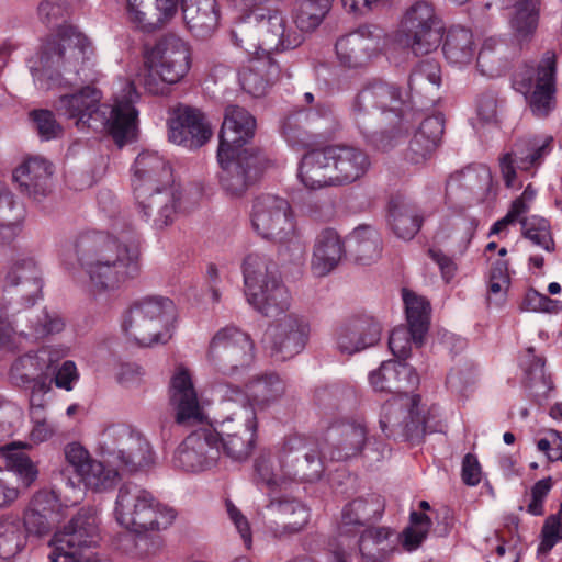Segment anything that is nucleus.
<instances>
[{
	"mask_svg": "<svg viewBox=\"0 0 562 562\" xmlns=\"http://www.w3.org/2000/svg\"><path fill=\"white\" fill-rule=\"evenodd\" d=\"M384 47V32L376 25H363L336 42L335 49L341 66L357 69Z\"/></svg>",
	"mask_w": 562,
	"mask_h": 562,
	"instance_id": "4be33fe9",
	"label": "nucleus"
},
{
	"mask_svg": "<svg viewBox=\"0 0 562 562\" xmlns=\"http://www.w3.org/2000/svg\"><path fill=\"white\" fill-rule=\"evenodd\" d=\"M310 336V324L303 316L295 313L285 314L268 330L271 356L279 361H285L299 355Z\"/></svg>",
	"mask_w": 562,
	"mask_h": 562,
	"instance_id": "393cba45",
	"label": "nucleus"
},
{
	"mask_svg": "<svg viewBox=\"0 0 562 562\" xmlns=\"http://www.w3.org/2000/svg\"><path fill=\"white\" fill-rule=\"evenodd\" d=\"M98 450L110 465L134 473L154 464V451L148 440L125 424L106 427L99 437Z\"/></svg>",
	"mask_w": 562,
	"mask_h": 562,
	"instance_id": "1a4fd4ad",
	"label": "nucleus"
},
{
	"mask_svg": "<svg viewBox=\"0 0 562 562\" xmlns=\"http://www.w3.org/2000/svg\"><path fill=\"white\" fill-rule=\"evenodd\" d=\"M126 13L128 21L142 31L153 32L161 25L153 0H126Z\"/></svg>",
	"mask_w": 562,
	"mask_h": 562,
	"instance_id": "6e6d98bb",
	"label": "nucleus"
},
{
	"mask_svg": "<svg viewBox=\"0 0 562 562\" xmlns=\"http://www.w3.org/2000/svg\"><path fill=\"white\" fill-rule=\"evenodd\" d=\"M29 120L43 142L59 138L64 133L61 124L57 121L54 112L50 110H32L29 113Z\"/></svg>",
	"mask_w": 562,
	"mask_h": 562,
	"instance_id": "680f3d73",
	"label": "nucleus"
},
{
	"mask_svg": "<svg viewBox=\"0 0 562 562\" xmlns=\"http://www.w3.org/2000/svg\"><path fill=\"white\" fill-rule=\"evenodd\" d=\"M552 137L540 139L528 137L518 139L512 151L499 159L501 171L506 187L512 188L516 180V169L530 171L537 169L552 150Z\"/></svg>",
	"mask_w": 562,
	"mask_h": 562,
	"instance_id": "a878e982",
	"label": "nucleus"
},
{
	"mask_svg": "<svg viewBox=\"0 0 562 562\" xmlns=\"http://www.w3.org/2000/svg\"><path fill=\"white\" fill-rule=\"evenodd\" d=\"M114 515L122 527L143 533L166 530L173 524L177 512L140 485L127 482L119 488Z\"/></svg>",
	"mask_w": 562,
	"mask_h": 562,
	"instance_id": "423d86ee",
	"label": "nucleus"
},
{
	"mask_svg": "<svg viewBox=\"0 0 562 562\" xmlns=\"http://www.w3.org/2000/svg\"><path fill=\"white\" fill-rule=\"evenodd\" d=\"M254 231L265 239L292 243L296 238V225L288 200L273 194H261L254 200L250 213Z\"/></svg>",
	"mask_w": 562,
	"mask_h": 562,
	"instance_id": "4468645a",
	"label": "nucleus"
},
{
	"mask_svg": "<svg viewBox=\"0 0 562 562\" xmlns=\"http://www.w3.org/2000/svg\"><path fill=\"white\" fill-rule=\"evenodd\" d=\"M218 175L222 189L232 196H241L257 181L262 159L257 149L243 151L217 149Z\"/></svg>",
	"mask_w": 562,
	"mask_h": 562,
	"instance_id": "6ab92c4d",
	"label": "nucleus"
},
{
	"mask_svg": "<svg viewBox=\"0 0 562 562\" xmlns=\"http://www.w3.org/2000/svg\"><path fill=\"white\" fill-rule=\"evenodd\" d=\"M5 284L15 289V294L25 304L24 308H34L43 288L41 270L32 258L19 259L7 272Z\"/></svg>",
	"mask_w": 562,
	"mask_h": 562,
	"instance_id": "c9c22d12",
	"label": "nucleus"
},
{
	"mask_svg": "<svg viewBox=\"0 0 562 562\" xmlns=\"http://www.w3.org/2000/svg\"><path fill=\"white\" fill-rule=\"evenodd\" d=\"M170 404L176 411L179 425L200 423L202 411L189 371L178 368L170 381Z\"/></svg>",
	"mask_w": 562,
	"mask_h": 562,
	"instance_id": "473e14b6",
	"label": "nucleus"
},
{
	"mask_svg": "<svg viewBox=\"0 0 562 562\" xmlns=\"http://www.w3.org/2000/svg\"><path fill=\"white\" fill-rule=\"evenodd\" d=\"M441 85V69L435 59H424L412 70L408 78V87L412 94H434Z\"/></svg>",
	"mask_w": 562,
	"mask_h": 562,
	"instance_id": "603ef678",
	"label": "nucleus"
},
{
	"mask_svg": "<svg viewBox=\"0 0 562 562\" xmlns=\"http://www.w3.org/2000/svg\"><path fill=\"white\" fill-rule=\"evenodd\" d=\"M397 537L387 527H368L359 532L357 546L362 562H389L396 550Z\"/></svg>",
	"mask_w": 562,
	"mask_h": 562,
	"instance_id": "58836bf2",
	"label": "nucleus"
},
{
	"mask_svg": "<svg viewBox=\"0 0 562 562\" xmlns=\"http://www.w3.org/2000/svg\"><path fill=\"white\" fill-rule=\"evenodd\" d=\"M514 83L526 95L532 114L538 119L548 117L558 104L555 53L547 50L536 68L525 67L516 72Z\"/></svg>",
	"mask_w": 562,
	"mask_h": 562,
	"instance_id": "9b49d317",
	"label": "nucleus"
},
{
	"mask_svg": "<svg viewBox=\"0 0 562 562\" xmlns=\"http://www.w3.org/2000/svg\"><path fill=\"white\" fill-rule=\"evenodd\" d=\"M310 439L301 435H291L285 437L279 445L272 449L277 456V461L280 469L284 472L288 470V464L297 461L299 458L305 454V447Z\"/></svg>",
	"mask_w": 562,
	"mask_h": 562,
	"instance_id": "e2e57ef3",
	"label": "nucleus"
},
{
	"mask_svg": "<svg viewBox=\"0 0 562 562\" xmlns=\"http://www.w3.org/2000/svg\"><path fill=\"white\" fill-rule=\"evenodd\" d=\"M330 9V3L314 0H299L294 12V22L302 32L315 30Z\"/></svg>",
	"mask_w": 562,
	"mask_h": 562,
	"instance_id": "4d7b16f0",
	"label": "nucleus"
},
{
	"mask_svg": "<svg viewBox=\"0 0 562 562\" xmlns=\"http://www.w3.org/2000/svg\"><path fill=\"white\" fill-rule=\"evenodd\" d=\"M23 548L20 522L11 518H0V559L8 560Z\"/></svg>",
	"mask_w": 562,
	"mask_h": 562,
	"instance_id": "bf43d9fd",
	"label": "nucleus"
},
{
	"mask_svg": "<svg viewBox=\"0 0 562 562\" xmlns=\"http://www.w3.org/2000/svg\"><path fill=\"white\" fill-rule=\"evenodd\" d=\"M384 508V499L378 494L353 498L342 507L338 525L339 536L357 537L371 521L381 518Z\"/></svg>",
	"mask_w": 562,
	"mask_h": 562,
	"instance_id": "c756f323",
	"label": "nucleus"
},
{
	"mask_svg": "<svg viewBox=\"0 0 562 562\" xmlns=\"http://www.w3.org/2000/svg\"><path fill=\"white\" fill-rule=\"evenodd\" d=\"M350 115L360 133L381 150L392 148L422 116L397 86L382 80L367 83L356 94Z\"/></svg>",
	"mask_w": 562,
	"mask_h": 562,
	"instance_id": "f03ea898",
	"label": "nucleus"
},
{
	"mask_svg": "<svg viewBox=\"0 0 562 562\" xmlns=\"http://www.w3.org/2000/svg\"><path fill=\"white\" fill-rule=\"evenodd\" d=\"M387 223L398 238L411 240L420 231L424 214L415 203L396 195L387 204Z\"/></svg>",
	"mask_w": 562,
	"mask_h": 562,
	"instance_id": "a19ab883",
	"label": "nucleus"
},
{
	"mask_svg": "<svg viewBox=\"0 0 562 562\" xmlns=\"http://www.w3.org/2000/svg\"><path fill=\"white\" fill-rule=\"evenodd\" d=\"M382 327L372 316L351 317L338 324L334 331L337 349L352 355L374 346L381 337Z\"/></svg>",
	"mask_w": 562,
	"mask_h": 562,
	"instance_id": "c85d7f7f",
	"label": "nucleus"
},
{
	"mask_svg": "<svg viewBox=\"0 0 562 562\" xmlns=\"http://www.w3.org/2000/svg\"><path fill=\"white\" fill-rule=\"evenodd\" d=\"M241 270L248 304L265 317L285 315L292 296L277 265L262 254L251 252L245 257Z\"/></svg>",
	"mask_w": 562,
	"mask_h": 562,
	"instance_id": "39448f33",
	"label": "nucleus"
},
{
	"mask_svg": "<svg viewBox=\"0 0 562 562\" xmlns=\"http://www.w3.org/2000/svg\"><path fill=\"white\" fill-rule=\"evenodd\" d=\"M346 255L344 241L333 228L323 229L316 237L311 261L315 276L325 277L337 268Z\"/></svg>",
	"mask_w": 562,
	"mask_h": 562,
	"instance_id": "ea45409f",
	"label": "nucleus"
},
{
	"mask_svg": "<svg viewBox=\"0 0 562 562\" xmlns=\"http://www.w3.org/2000/svg\"><path fill=\"white\" fill-rule=\"evenodd\" d=\"M560 541H562V502L559 510L549 515L543 522L538 553L548 554Z\"/></svg>",
	"mask_w": 562,
	"mask_h": 562,
	"instance_id": "69168bd1",
	"label": "nucleus"
},
{
	"mask_svg": "<svg viewBox=\"0 0 562 562\" xmlns=\"http://www.w3.org/2000/svg\"><path fill=\"white\" fill-rule=\"evenodd\" d=\"M181 11L187 29L195 37L210 36L218 24L216 0H181Z\"/></svg>",
	"mask_w": 562,
	"mask_h": 562,
	"instance_id": "37998d69",
	"label": "nucleus"
},
{
	"mask_svg": "<svg viewBox=\"0 0 562 562\" xmlns=\"http://www.w3.org/2000/svg\"><path fill=\"white\" fill-rule=\"evenodd\" d=\"M210 428L192 431L177 448L173 464L187 472H200L213 467L220 457V446Z\"/></svg>",
	"mask_w": 562,
	"mask_h": 562,
	"instance_id": "b1692460",
	"label": "nucleus"
},
{
	"mask_svg": "<svg viewBox=\"0 0 562 562\" xmlns=\"http://www.w3.org/2000/svg\"><path fill=\"white\" fill-rule=\"evenodd\" d=\"M143 85L151 94H165L168 86L179 82L191 67L189 46L176 35L160 38L145 56Z\"/></svg>",
	"mask_w": 562,
	"mask_h": 562,
	"instance_id": "6e6552de",
	"label": "nucleus"
},
{
	"mask_svg": "<svg viewBox=\"0 0 562 562\" xmlns=\"http://www.w3.org/2000/svg\"><path fill=\"white\" fill-rule=\"evenodd\" d=\"M142 217L153 221L154 227L161 229L170 225L176 217L181 200L180 184L175 181L171 184L145 188L143 196L139 191H134Z\"/></svg>",
	"mask_w": 562,
	"mask_h": 562,
	"instance_id": "5701e85b",
	"label": "nucleus"
},
{
	"mask_svg": "<svg viewBox=\"0 0 562 562\" xmlns=\"http://www.w3.org/2000/svg\"><path fill=\"white\" fill-rule=\"evenodd\" d=\"M12 322L8 319V307L0 299V347L8 350L16 348V338L29 341H38L61 333L66 327L64 316L47 307L23 308L12 314Z\"/></svg>",
	"mask_w": 562,
	"mask_h": 562,
	"instance_id": "9d476101",
	"label": "nucleus"
},
{
	"mask_svg": "<svg viewBox=\"0 0 562 562\" xmlns=\"http://www.w3.org/2000/svg\"><path fill=\"white\" fill-rule=\"evenodd\" d=\"M327 155L331 161L336 187L356 182L368 172L371 166L368 154L355 146L329 145Z\"/></svg>",
	"mask_w": 562,
	"mask_h": 562,
	"instance_id": "2f4dec72",
	"label": "nucleus"
},
{
	"mask_svg": "<svg viewBox=\"0 0 562 562\" xmlns=\"http://www.w3.org/2000/svg\"><path fill=\"white\" fill-rule=\"evenodd\" d=\"M68 355L63 346H44L35 352H26L14 360L10 376L14 384L23 387H46L47 373Z\"/></svg>",
	"mask_w": 562,
	"mask_h": 562,
	"instance_id": "aec40b11",
	"label": "nucleus"
},
{
	"mask_svg": "<svg viewBox=\"0 0 562 562\" xmlns=\"http://www.w3.org/2000/svg\"><path fill=\"white\" fill-rule=\"evenodd\" d=\"M15 202L9 191L0 192V244H8L19 232V214H13Z\"/></svg>",
	"mask_w": 562,
	"mask_h": 562,
	"instance_id": "052dcab7",
	"label": "nucleus"
},
{
	"mask_svg": "<svg viewBox=\"0 0 562 562\" xmlns=\"http://www.w3.org/2000/svg\"><path fill=\"white\" fill-rule=\"evenodd\" d=\"M176 321L173 302L164 296H148L135 301L123 314L122 330L139 346L166 344L171 338Z\"/></svg>",
	"mask_w": 562,
	"mask_h": 562,
	"instance_id": "0eeeda50",
	"label": "nucleus"
},
{
	"mask_svg": "<svg viewBox=\"0 0 562 562\" xmlns=\"http://www.w3.org/2000/svg\"><path fill=\"white\" fill-rule=\"evenodd\" d=\"M334 122L333 108L328 103H317L314 108L290 112L281 121V135L294 150H305L319 143L322 131Z\"/></svg>",
	"mask_w": 562,
	"mask_h": 562,
	"instance_id": "dca6fc26",
	"label": "nucleus"
},
{
	"mask_svg": "<svg viewBox=\"0 0 562 562\" xmlns=\"http://www.w3.org/2000/svg\"><path fill=\"white\" fill-rule=\"evenodd\" d=\"M442 52L450 64L458 66L470 64L475 54L472 32L462 26L450 27L442 45Z\"/></svg>",
	"mask_w": 562,
	"mask_h": 562,
	"instance_id": "de8ad7c7",
	"label": "nucleus"
},
{
	"mask_svg": "<svg viewBox=\"0 0 562 562\" xmlns=\"http://www.w3.org/2000/svg\"><path fill=\"white\" fill-rule=\"evenodd\" d=\"M305 454L288 464V470H284L285 484L288 482H314L321 479L324 472V459H326L322 449L317 450L314 445L308 441L305 447Z\"/></svg>",
	"mask_w": 562,
	"mask_h": 562,
	"instance_id": "49530a36",
	"label": "nucleus"
},
{
	"mask_svg": "<svg viewBox=\"0 0 562 562\" xmlns=\"http://www.w3.org/2000/svg\"><path fill=\"white\" fill-rule=\"evenodd\" d=\"M419 394L392 396L380 414V428L387 438L418 442L426 432V418Z\"/></svg>",
	"mask_w": 562,
	"mask_h": 562,
	"instance_id": "ddd939ff",
	"label": "nucleus"
},
{
	"mask_svg": "<svg viewBox=\"0 0 562 562\" xmlns=\"http://www.w3.org/2000/svg\"><path fill=\"white\" fill-rule=\"evenodd\" d=\"M403 301L407 327H395L389 337V348L397 361H405L411 356L412 342L416 347L424 344L430 325V304L424 297L403 290Z\"/></svg>",
	"mask_w": 562,
	"mask_h": 562,
	"instance_id": "f3484780",
	"label": "nucleus"
},
{
	"mask_svg": "<svg viewBox=\"0 0 562 562\" xmlns=\"http://www.w3.org/2000/svg\"><path fill=\"white\" fill-rule=\"evenodd\" d=\"M396 360H387L376 371L370 373L369 381L375 391L389 392L395 396L400 387L396 385Z\"/></svg>",
	"mask_w": 562,
	"mask_h": 562,
	"instance_id": "774afa93",
	"label": "nucleus"
},
{
	"mask_svg": "<svg viewBox=\"0 0 562 562\" xmlns=\"http://www.w3.org/2000/svg\"><path fill=\"white\" fill-rule=\"evenodd\" d=\"M169 140L193 149L203 146L212 136L211 127L198 109L179 105L168 122Z\"/></svg>",
	"mask_w": 562,
	"mask_h": 562,
	"instance_id": "cd10ccee",
	"label": "nucleus"
},
{
	"mask_svg": "<svg viewBox=\"0 0 562 562\" xmlns=\"http://www.w3.org/2000/svg\"><path fill=\"white\" fill-rule=\"evenodd\" d=\"M53 513L52 498L47 493H37L24 512L23 524L29 533L42 537L52 530L49 516Z\"/></svg>",
	"mask_w": 562,
	"mask_h": 562,
	"instance_id": "3c124183",
	"label": "nucleus"
},
{
	"mask_svg": "<svg viewBox=\"0 0 562 562\" xmlns=\"http://www.w3.org/2000/svg\"><path fill=\"white\" fill-rule=\"evenodd\" d=\"M541 0H517L510 26L519 43L529 42L539 25Z\"/></svg>",
	"mask_w": 562,
	"mask_h": 562,
	"instance_id": "09e8293b",
	"label": "nucleus"
},
{
	"mask_svg": "<svg viewBox=\"0 0 562 562\" xmlns=\"http://www.w3.org/2000/svg\"><path fill=\"white\" fill-rule=\"evenodd\" d=\"M491 180L490 170L484 166H468L467 168L450 175L447 180V191L464 188L473 191L483 188Z\"/></svg>",
	"mask_w": 562,
	"mask_h": 562,
	"instance_id": "13d9d810",
	"label": "nucleus"
},
{
	"mask_svg": "<svg viewBox=\"0 0 562 562\" xmlns=\"http://www.w3.org/2000/svg\"><path fill=\"white\" fill-rule=\"evenodd\" d=\"M297 177L303 186L311 190L336 187L327 146L321 149H311L303 155Z\"/></svg>",
	"mask_w": 562,
	"mask_h": 562,
	"instance_id": "79ce46f5",
	"label": "nucleus"
},
{
	"mask_svg": "<svg viewBox=\"0 0 562 562\" xmlns=\"http://www.w3.org/2000/svg\"><path fill=\"white\" fill-rule=\"evenodd\" d=\"M517 222L521 224V234L525 238L546 251L551 252L554 250V240L548 220L538 215H522Z\"/></svg>",
	"mask_w": 562,
	"mask_h": 562,
	"instance_id": "5fc2aeb1",
	"label": "nucleus"
},
{
	"mask_svg": "<svg viewBox=\"0 0 562 562\" xmlns=\"http://www.w3.org/2000/svg\"><path fill=\"white\" fill-rule=\"evenodd\" d=\"M140 234L124 217H117L111 232H87L75 244L82 270L95 294L120 290L140 273Z\"/></svg>",
	"mask_w": 562,
	"mask_h": 562,
	"instance_id": "f257e3e1",
	"label": "nucleus"
},
{
	"mask_svg": "<svg viewBox=\"0 0 562 562\" xmlns=\"http://www.w3.org/2000/svg\"><path fill=\"white\" fill-rule=\"evenodd\" d=\"M256 126L255 116L245 108L239 105L226 106L218 135V148L236 151L252 149L246 146L254 138Z\"/></svg>",
	"mask_w": 562,
	"mask_h": 562,
	"instance_id": "7c9ffc66",
	"label": "nucleus"
},
{
	"mask_svg": "<svg viewBox=\"0 0 562 562\" xmlns=\"http://www.w3.org/2000/svg\"><path fill=\"white\" fill-rule=\"evenodd\" d=\"M222 397L238 402L255 414L277 402L285 392V383L277 373L258 375L244 386L227 383L220 386Z\"/></svg>",
	"mask_w": 562,
	"mask_h": 562,
	"instance_id": "412c9836",
	"label": "nucleus"
},
{
	"mask_svg": "<svg viewBox=\"0 0 562 562\" xmlns=\"http://www.w3.org/2000/svg\"><path fill=\"white\" fill-rule=\"evenodd\" d=\"M238 417V432L220 441V451L233 460L246 459L255 445L257 431V418L252 411L246 406H240L236 414Z\"/></svg>",
	"mask_w": 562,
	"mask_h": 562,
	"instance_id": "c03bdc74",
	"label": "nucleus"
},
{
	"mask_svg": "<svg viewBox=\"0 0 562 562\" xmlns=\"http://www.w3.org/2000/svg\"><path fill=\"white\" fill-rule=\"evenodd\" d=\"M367 442L366 426L357 422L337 420L326 430L322 453L331 461L357 456Z\"/></svg>",
	"mask_w": 562,
	"mask_h": 562,
	"instance_id": "bb28decb",
	"label": "nucleus"
},
{
	"mask_svg": "<svg viewBox=\"0 0 562 562\" xmlns=\"http://www.w3.org/2000/svg\"><path fill=\"white\" fill-rule=\"evenodd\" d=\"M94 48L76 26L63 25L47 38L40 53V66L33 69L35 86L44 91L67 87L91 77Z\"/></svg>",
	"mask_w": 562,
	"mask_h": 562,
	"instance_id": "20e7f679",
	"label": "nucleus"
},
{
	"mask_svg": "<svg viewBox=\"0 0 562 562\" xmlns=\"http://www.w3.org/2000/svg\"><path fill=\"white\" fill-rule=\"evenodd\" d=\"M132 186L143 196L145 188L171 184L173 173L168 161L157 151L143 150L136 157L133 167Z\"/></svg>",
	"mask_w": 562,
	"mask_h": 562,
	"instance_id": "72a5a7b5",
	"label": "nucleus"
},
{
	"mask_svg": "<svg viewBox=\"0 0 562 562\" xmlns=\"http://www.w3.org/2000/svg\"><path fill=\"white\" fill-rule=\"evenodd\" d=\"M53 165L44 157L30 156L13 171V179L21 191L34 200H40L50 192Z\"/></svg>",
	"mask_w": 562,
	"mask_h": 562,
	"instance_id": "f704fd0d",
	"label": "nucleus"
},
{
	"mask_svg": "<svg viewBox=\"0 0 562 562\" xmlns=\"http://www.w3.org/2000/svg\"><path fill=\"white\" fill-rule=\"evenodd\" d=\"M101 99L102 92L87 85L72 93L61 94L55 102V109L59 115L74 121L78 128L105 131L122 147L136 125L138 112L135 103L139 93L133 82H127L113 105L101 103Z\"/></svg>",
	"mask_w": 562,
	"mask_h": 562,
	"instance_id": "7ed1b4c3",
	"label": "nucleus"
},
{
	"mask_svg": "<svg viewBox=\"0 0 562 562\" xmlns=\"http://www.w3.org/2000/svg\"><path fill=\"white\" fill-rule=\"evenodd\" d=\"M267 508L284 516L283 529L285 533L300 532L310 521V508L296 498H271Z\"/></svg>",
	"mask_w": 562,
	"mask_h": 562,
	"instance_id": "8fccbe9b",
	"label": "nucleus"
},
{
	"mask_svg": "<svg viewBox=\"0 0 562 562\" xmlns=\"http://www.w3.org/2000/svg\"><path fill=\"white\" fill-rule=\"evenodd\" d=\"M256 55L239 70L238 78L245 92L259 98L266 94L268 87L278 78L280 68L272 56L262 53Z\"/></svg>",
	"mask_w": 562,
	"mask_h": 562,
	"instance_id": "4c0bfd02",
	"label": "nucleus"
},
{
	"mask_svg": "<svg viewBox=\"0 0 562 562\" xmlns=\"http://www.w3.org/2000/svg\"><path fill=\"white\" fill-rule=\"evenodd\" d=\"M7 447L8 469L13 473V479L19 476L25 486H30L37 477L38 471L34 462L23 452L10 453L11 446Z\"/></svg>",
	"mask_w": 562,
	"mask_h": 562,
	"instance_id": "338daca9",
	"label": "nucleus"
},
{
	"mask_svg": "<svg viewBox=\"0 0 562 562\" xmlns=\"http://www.w3.org/2000/svg\"><path fill=\"white\" fill-rule=\"evenodd\" d=\"M252 480L259 488H266L269 493L282 490L285 475L272 448L261 450L255 459Z\"/></svg>",
	"mask_w": 562,
	"mask_h": 562,
	"instance_id": "a18cd8bd",
	"label": "nucleus"
},
{
	"mask_svg": "<svg viewBox=\"0 0 562 562\" xmlns=\"http://www.w3.org/2000/svg\"><path fill=\"white\" fill-rule=\"evenodd\" d=\"M104 463V461L92 459L86 465V469L78 474L86 486L94 491H103L112 488L116 484L120 477V469L110 464L106 467Z\"/></svg>",
	"mask_w": 562,
	"mask_h": 562,
	"instance_id": "864d4df0",
	"label": "nucleus"
},
{
	"mask_svg": "<svg viewBox=\"0 0 562 562\" xmlns=\"http://www.w3.org/2000/svg\"><path fill=\"white\" fill-rule=\"evenodd\" d=\"M445 120L441 114L423 119L409 142L406 160L413 165H424L429 160L441 142Z\"/></svg>",
	"mask_w": 562,
	"mask_h": 562,
	"instance_id": "e433bc0d",
	"label": "nucleus"
},
{
	"mask_svg": "<svg viewBox=\"0 0 562 562\" xmlns=\"http://www.w3.org/2000/svg\"><path fill=\"white\" fill-rule=\"evenodd\" d=\"M209 359L214 369L228 378L244 380L255 360L250 336L237 327L227 326L213 337Z\"/></svg>",
	"mask_w": 562,
	"mask_h": 562,
	"instance_id": "f8f14e48",
	"label": "nucleus"
},
{
	"mask_svg": "<svg viewBox=\"0 0 562 562\" xmlns=\"http://www.w3.org/2000/svg\"><path fill=\"white\" fill-rule=\"evenodd\" d=\"M441 29L434 5L425 0L413 3L401 22L404 45L411 47L415 55H425L437 48L442 38Z\"/></svg>",
	"mask_w": 562,
	"mask_h": 562,
	"instance_id": "a211bd4d",
	"label": "nucleus"
},
{
	"mask_svg": "<svg viewBox=\"0 0 562 562\" xmlns=\"http://www.w3.org/2000/svg\"><path fill=\"white\" fill-rule=\"evenodd\" d=\"M98 540L97 517L80 510L63 531L55 533V548L49 554V562H102L95 555H83L81 552L95 546Z\"/></svg>",
	"mask_w": 562,
	"mask_h": 562,
	"instance_id": "2eb2a0df",
	"label": "nucleus"
},
{
	"mask_svg": "<svg viewBox=\"0 0 562 562\" xmlns=\"http://www.w3.org/2000/svg\"><path fill=\"white\" fill-rule=\"evenodd\" d=\"M502 41L490 37L486 38L477 54V67L482 75L494 77L498 71L496 64L501 61L503 53Z\"/></svg>",
	"mask_w": 562,
	"mask_h": 562,
	"instance_id": "0e129e2a",
	"label": "nucleus"
}]
</instances>
